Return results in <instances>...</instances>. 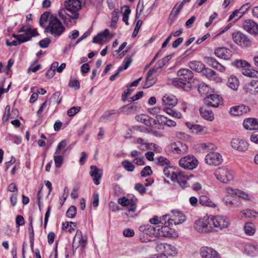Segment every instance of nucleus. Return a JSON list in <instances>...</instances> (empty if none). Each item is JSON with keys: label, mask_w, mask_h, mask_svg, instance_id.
<instances>
[{"label": "nucleus", "mask_w": 258, "mask_h": 258, "mask_svg": "<svg viewBox=\"0 0 258 258\" xmlns=\"http://www.w3.org/2000/svg\"><path fill=\"white\" fill-rule=\"evenodd\" d=\"M66 28L56 16L52 15L49 19V24L44 32L50 33L54 37H59L65 31Z\"/></svg>", "instance_id": "nucleus-1"}, {"label": "nucleus", "mask_w": 258, "mask_h": 258, "mask_svg": "<svg viewBox=\"0 0 258 258\" xmlns=\"http://www.w3.org/2000/svg\"><path fill=\"white\" fill-rule=\"evenodd\" d=\"M211 218L209 216L204 217L195 222V229L200 233H208L213 231V227L211 223Z\"/></svg>", "instance_id": "nucleus-2"}, {"label": "nucleus", "mask_w": 258, "mask_h": 258, "mask_svg": "<svg viewBox=\"0 0 258 258\" xmlns=\"http://www.w3.org/2000/svg\"><path fill=\"white\" fill-rule=\"evenodd\" d=\"M232 64L237 68H241V72L243 75L250 78H258V71L249 69L250 65L247 61L239 59L235 60Z\"/></svg>", "instance_id": "nucleus-3"}, {"label": "nucleus", "mask_w": 258, "mask_h": 258, "mask_svg": "<svg viewBox=\"0 0 258 258\" xmlns=\"http://www.w3.org/2000/svg\"><path fill=\"white\" fill-rule=\"evenodd\" d=\"M66 10L71 15L67 14L73 19H77L79 17L78 12L81 8V2L80 0H68L64 2Z\"/></svg>", "instance_id": "nucleus-4"}, {"label": "nucleus", "mask_w": 258, "mask_h": 258, "mask_svg": "<svg viewBox=\"0 0 258 258\" xmlns=\"http://www.w3.org/2000/svg\"><path fill=\"white\" fill-rule=\"evenodd\" d=\"M232 37L234 42L241 47H248L251 45L250 38L240 31L233 33Z\"/></svg>", "instance_id": "nucleus-5"}, {"label": "nucleus", "mask_w": 258, "mask_h": 258, "mask_svg": "<svg viewBox=\"0 0 258 258\" xmlns=\"http://www.w3.org/2000/svg\"><path fill=\"white\" fill-rule=\"evenodd\" d=\"M168 225L163 226L160 225L157 226V237H170L174 233V229L170 227L173 224L176 225L174 220L169 218L168 220Z\"/></svg>", "instance_id": "nucleus-6"}, {"label": "nucleus", "mask_w": 258, "mask_h": 258, "mask_svg": "<svg viewBox=\"0 0 258 258\" xmlns=\"http://www.w3.org/2000/svg\"><path fill=\"white\" fill-rule=\"evenodd\" d=\"M214 175L218 180L224 183H228L233 179L232 172L225 167L218 168Z\"/></svg>", "instance_id": "nucleus-7"}, {"label": "nucleus", "mask_w": 258, "mask_h": 258, "mask_svg": "<svg viewBox=\"0 0 258 258\" xmlns=\"http://www.w3.org/2000/svg\"><path fill=\"white\" fill-rule=\"evenodd\" d=\"M212 226L217 230H222L227 228L230 225V221L226 217L217 215L210 217Z\"/></svg>", "instance_id": "nucleus-8"}, {"label": "nucleus", "mask_w": 258, "mask_h": 258, "mask_svg": "<svg viewBox=\"0 0 258 258\" xmlns=\"http://www.w3.org/2000/svg\"><path fill=\"white\" fill-rule=\"evenodd\" d=\"M198 161L193 155H187L181 158L178 161L179 165L184 169L192 170L198 165Z\"/></svg>", "instance_id": "nucleus-9"}, {"label": "nucleus", "mask_w": 258, "mask_h": 258, "mask_svg": "<svg viewBox=\"0 0 258 258\" xmlns=\"http://www.w3.org/2000/svg\"><path fill=\"white\" fill-rule=\"evenodd\" d=\"M19 35L13 34V37L17 40L28 39L30 40L32 37L38 35L36 29H32L28 26H23L19 31Z\"/></svg>", "instance_id": "nucleus-10"}, {"label": "nucleus", "mask_w": 258, "mask_h": 258, "mask_svg": "<svg viewBox=\"0 0 258 258\" xmlns=\"http://www.w3.org/2000/svg\"><path fill=\"white\" fill-rule=\"evenodd\" d=\"M177 103V99L175 95L171 94H166L162 99V104L164 110L168 109L170 112L166 111L168 114H171L173 112L171 108L174 107Z\"/></svg>", "instance_id": "nucleus-11"}, {"label": "nucleus", "mask_w": 258, "mask_h": 258, "mask_svg": "<svg viewBox=\"0 0 258 258\" xmlns=\"http://www.w3.org/2000/svg\"><path fill=\"white\" fill-rule=\"evenodd\" d=\"M193 78L192 72L188 69H181L178 71V89L183 90L184 83L189 82Z\"/></svg>", "instance_id": "nucleus-12"}, {"label": "nucleus", "mask_w": 258, "mask_h": 258, "mask_svg": "<svg viewBox=\"0 0 258 258\" xmlns=\"http://www.w3.org/2000/svg\"><path fill=\"white\" fill-rule=\"evenodd\" d=\"M206 163L212 166H218L223 162V158L221 155L218 152H210L205 157Z\"/></svg>", "instance_id": "nucleus-13"}, {"label": "nucleus", "mask_w": 258, "mask_h": 258, "mask_svg": "<svg viewBox=\"0 0 258 258\" xmlns=\"http://www.w3.org/2000/svg\"><path fill=\"white\" fill-rule=\"evenodd\" d=\"M221 97L218 94H213L204 99L205 104L209 107H217L221 102Z\"/></svg>", "instance_id": "nucleus-14"}, {"label": "nucleus", "mask_w": 258, "mask_h": 258, "mask_svg": "<svg viewBox=\"0 0 258 258\" xmlns=\"http://www.w3.org/2000/svg\"><path fill=\"white\" fill-rule=\"evenodd\" d=\"M87 243V238L83 236L82 232L78 230L74 238L73 247L77 248L78 247L84 248Z\"/></svg>", "instance_id": "nucleus-15"}, {"label": "nucleus", "mask_w": 258, "mask_h": 258, "mask_svg": "<svg viewBox=\"0 0 258 258\" xmlns=\"http://www.w3.org/2000/svg\"><path fill=\"white\" fill-rule=\"evenodd\" d=\"M200 253L202 258H220L218 253L210 247H201Z\"/></svg>", "instance_id": "nucleus-16"}, {"label": "nucleus", "mask_w": 258, "mask_h": 258, "mask_svg": "<svg viewBox=\"0 0 258 258\" xmlns=\"http://www.w3.org/2000/svg\"><path fill=\"white\" fill-rule=\"evenodd\" d=\"M243 28L251 34L258 35V25L252 20H247L245 21L243 24Z\"/></svg>", "instance_id": "nucleus-17"}, {"label": "nucleus", "mask_w": 258, "mask_h": 258, "mask_svg": "<svg viewBox=\"0 0 258 258\" xmlns=\"http://www.w3.org/2000/svg\"><path fill=\"white\" fill-rule=\"evenodd\" d=\"M90 174L92 177L94 183L96 185H99L100 184V180L103 175L102 170L98 168L95 165H91L90 166Z\"/></svg>", "instance_id": "nucleus-18"}, {"label": "nucleus", "mask_w": 258, "mask_h": 258, "mask_svg": "<svg viewBox=\"0 0 258 258\" xmlns=\"http://www.w3.org/2000/svg\"><path fill=\"white\" fill-rule=\"evenodd\" d=\"M231 144L233 149L242 152L245 151L248 146V143L246 141L239 139H232Z\"/></svg>", "instance_id": "nucleus-19"}, {"label": "nucleus", "mask_w": 258, "mask_h": 258, "mask_svg": "<svg viewBox=\"0 0 258 258\" xmlns=\"http://www.w3.org/2000/svg\"><path fill=\"white\" fill-rule=\"evenodd\" d=\"M250 111L249 107L244 105L233 106L230 109V113L233 116H240Z\"/></svg>", "instance_id": "nucleus-20"}, {"label": "nucleus", "mask_w": 258, "mask_h": 258, "mask_svg": "<svg viewBox=\"0 0 258 258\" xmlns=\"http://www.w3.org/2000/svg\"><path fill=\"white\" fill-rule=\"evenodd\" d=\"M139 230L143 233L150 236L157 237V226L150 225H141L139 227Z\"/></svg>", "instance_id": "nucleus-21"}, {"label": "nucleus", "mask_w": 258, "mask_h": 258, "mask_svg": "<svg viewBox=\"0 0 258 258\" xmlns=\"http://www.w3.org/2000/svg\"><path fill=\"white\" fill-rule=\"evenodd\" d=\"M215 55L224 59H229L232 57V51L225 47H219L215 50Z\"/></svg>", "instance_id": "nucleus-22"}, {"label": "nucleus", "mask_w": 258, "mask_h": 258, "mask_svg": "<svg viewBox=\"0 0 258 258\" xmlns=\"http://www.w3.org/2000/svg\"><path fill=\"white\" fill-rule=\"evenodd\" d=\"M156 72L157 70L155 69H150L148 72L146 78V82L143 85V88H148L156 83V79L152 77V75Z\"/></svg>", "instance_id": "nucleus-23"}, {"label": "nucleus", "mask_w": 258, "mask_h": 258, "mask_svg": "<svg viewBox=\"0 0 258 258\" xmlns=\"http://www.w3.org/2000/svg\"><path fill=\"white\" fill-rule=\"evenodd\" d=\"M156 72L157 70L155 69H150L148 72L146 78V82L143 85V88H148L156 83V79L152 77V75Z\"/></svg>", "instance_id": "nucleus-24"}, {"label": "nucleus", "mask_w": 258, "mask_h": 258, "mask_svg": "<svg viewBox=\"0 0 258 258\" xmlns=\"http://www.w3.org/2000/svg\"><path fill=\"white\" fill-rule=\"evenodd\" d=\"M244 127L248 130H258V120L254 118H248L244 120Z\"/></svg>", "instance_id": "nucleus-25"}, {"label": "nucleus", "mask_w": 258, "mask_h": 258, "mask_svg": "<svg viewBox=\"0 0 258 258\" xmlns=\"http://www.w3.org/2000/svg\"><path fill=\"white\" fill-rule=\"evenodd\" d=\"M163 172L165 176L171 179L172 181L175 182L177 180V170L175 167L168 166L164 168Z\"/></svg>", "instance_id": "nucleus-26"}, {"label": "nucleus", "mask_w": 258, "mask_h": 258, "mask_svg": "<svg viewBox=\"0 0 258 258\" xmlns=\"http://www.w3.org/2000/svg\"><path fill=\"white\" fill-rule=\"evenodd\" d=\"M137 109V106L134 104L129 103L120 108V112L126 114H135Z\"/></svg>", "instance_id": "nucleus-27"}, {"label": "nucleus", "mask_w": 258, "mask_h": 258, "mask_svg": "<svg viewBox=\"0 0 258 258\" xmlns=\"http://www.w3.org/2000/svg\"><path fill=\"white\" fill-rule=\"evenodd\" d=\"M226 190L227 193L230 195H237L239 198H241L244 200H249V197L247 194L238 189H234L231 187H228L226 189Z\"/></svg>", "instance_id": "nucleus-28"}, {"label": "nucleus", "mask_w": 258, "mask_h": 258, "mask_svg": "<svg viewBox=\"0 0 258 258\" xmlns=\"http://www.w3.org/2000/svg\"><path fill=\"white\" fill-rule=\"evenodd\" d=\"M109 31L108 29H106L103 32L99 33L95 36L93 39V43L101 44L104 42L106 38L109 35Z\"/></svg>", "instance_id": "nucleus-29"}, {"label": "nucleus", "mask_w": 258, "mask_h": 258, "mask_svg": "<svg viewBox=\"0 0 258 258\" xmlns=\"http://www.w3.org/2000/svg\"><path fill=\"white\" fill-rule=\"evenodd\" d=\"M245 252L251 256L254 255L258 253V245L251 243L245 244L244 247Z\"/></svg>", "instance_id": "nucleus-30"}, {"label": "nucleus", "mask_w": 258, "mask_h": 258, "mask_svg": "<svg viewBox=\"0 0 258 258\" xmlns=\"http://www.w3.org/2000/svg\"><path fill=\"white\" fill-rule=\"evenodd\" d=\"M199 111L201 116L205 119L210 121L214 120V115L212 110L206 109L204 107H200Z\"/></svg>", "instance_id": "nucleus-31"}, {"label": "nucleus", "mask_w": 258, "mask_h": 258, "mask_svg": "<svg viewBox=\"0 0 258 258\" xmlns=\"http://www.w3.org/2000/svg\"><path fill=\"white\" fill-rule=\"evenodd\" d=\"M227 84L231 89L236 91L239 86V82L237 78L232 75L228 78Z\"/></svg>", "instance_id": "nucleus-32"}, {"label": "nucleus", "mask_w": 258, "mask_h": 258, "mask_svg": "<svg viewBox=\"0 0 258 258\" xmlns=\"http://www.w3.org/2000/svg\"><path fill=\"white\" fill-rule=\"evenodd\" d=\"M189 67L197 72H202L205 68V65L200 61L197 60L191 61L188 63Z\"/></svg>", "instance_id": "nucleus-33"}, {"label": "nucleus", "mask_w": 258, "mask_h": 258, "mask_svg": "<svg viewBox=\"0 0 258 258\" xmlns=\"http://www.w3.org/2000/svg\"><path fill=\"white\" fill-rule=\"evenodd\" d=\"M199 203L204 206L212 208L216 207V205L206 195H202L200 197Z\"/></svg>", "instance_id": "nucleus-34"}, {"label": "nucleus", "mask_w": 258, "mask_h": 258, "mask_svg": "<svg viewBox=\"0 0 258 258\" xmlns=\"http://www.w3.org/2000/svg\"><path fill=\"white\" fill-rule=\"evenodd\" d=\"M200 82L199 80L194 78L192 79L191 81L189 82H186L184 83V86H183V91H189L191 88H199V86L200 85Z\"/></svg>", "instance_id": "nucleus-35"}, {"label": "nucleus", "mask_w": 258, "mask_h": 258, "mask_svg": "<svg viewBox=\"0 0 258 258\" xmlns=\"http://www.w3.org/2000/svg\"><path fill=\"white\" fill-rule=\"evenodd\" d=\"M243 230L246 235L248 236H252L255 233V225L250 222L245 224L243 227Z\"/></svg>", "instance_id": "nucleus-36"}, {"label": "nucleus", "mask_w": 258, "mask_h": 258, "mask_svg": "<svg viewBox=\"0 0 258 258\" xmlns=\"http://www.w3.org/2000/svg\"><path fill=\"white\" fill-rule=\"evenodd\" d=\"M188 177L187 175H184L183 173L178 171V184L182 188L188 187L189 186V183L187 182Z\"/></svg>", "instance_id": "nucleus-37"}, {"label": "nucleus", "mask_w": 258, "mask_h": 258, "mask_svg": "<svg viewBox=\"0 0 258 258\" xmlns=\"http://www.w3.org/2000/svg\"><path fill=\"white\" fill-rule=\"evenodd\" d=\"M150 119L151 118L146 114H140L136 116V119L137 121L143 123L148 126L150 125ZM151 120H153V119L151 118Z\"/></svg>", "instance_id": "nucleus-38"}, {"label": "nucleus", "mask_w": 258, "mask_h": 258, "mask_svg": "<svg viewBox=\"0 0 258 258\" xmlns=\"http://www.w3.org/2000/svg\"><path fill=\"white\" fill-rule=\"evenodd\" d=\"M185 125L194 133L197 134L203 130V127L199 124H192L189 122H186Z\"/></svg>", "instance_id": "nucleus-39"}, {"label": "nucleus", "mask_w": 258, "mask_h": 258, "mask_svg": "<svg viewBox=\"0 0 258 258\" xmlns=\"http://www.w3.org/2000/svg\"><path fill=\"white\" fill-rule=\"evenodd\" d=\"M121 165L127 171L133 172L135 170V166L128 160H123Z\"/></svg>", "instance_id": "nucleus-40"}, {"label": "nucleus", "mask_w": 258, "mask_h": 258, "mask_svg": "<svg viewBox=\"0 0 258 258\" xmlns=\"http://www.w3.org/2000/svg\"><path fill=\"white\" fill-rule=\"evenodd\" d=\"M202 72L204 76L210 80L212 79V78L214 77L215 74L216 73L213 70L205 68L203 69V71H202Z\"/></svg>", "instance_id": "nucleus-41"}, {"label": "nucleus", "mask_w": 258, "mask_h": 258, "mask_svg": "<svg viewBox=\"0 0 258 258\" xmlns=\"http://www.w3.org/2000/svg\"><path fill=\"white\" fill-rule=\"evenodd\" d=\"M169 246V245L166 243L157 242L156 243V249L157 251L162 253L165 252V249Z\"/></svg>", "instance_id": "nucleus-42"}, {"label": "nucleus", "mask_w": 258, "mask_h": 258, "mask_svg": "<svg viewBox=\"0 0 258 258\" xmlns=\"http://www.w3.org/2000/svg\"><path fill=\"white\" fill-rule=\"evenodd\" d=\"M144 10V2L143 0H140L136 10V20H137L140 16L141 13Z\"/></svg>", "instance_id": "nucleus-43"}, {"label": "nucleus", "mask_w": 258, "mask_h": 258, "mask_svg": "<svg viewBox=\"0 0 258 258\" xmlns=\"http://www.w3.org/2000/svg\"><path fill=\"white\" fill-rule=\"evenodd\" d=\"M49 16V13L47 12H45L42 15H41L39 20V24L41 27H45V23L48 20Z\"/></svg>", "instance_id": "nucleus-44"}, {"label": "nucleus", "mask_w": 258, "mask_h": 258, "mask_svg": "<svg viewBox=\"0 0 258 258\" xmlns=\"http://www.w3.org/2000/svg\"><path fill=\"white\" fill-rule=\"evenodd\" d=\"M50 100L54 103L59 104L61 103L62 97H60V93L56 92L54 93L50 98Z\"/></svg>", "instance_id": "nucleus-45"}, {"label": "nucleus", "mask_w": 258, "mask_h": 258, "mask_svg": "<svg viewBox=\"0 0 258 258\" xmlns=\"http://www.w3.org/2000/svg\"><path fill=\"white\" fill-rule=\"evenodd\" d=\"M157 160L156 164L159 166H164L165 165H168L170 163L169 161L167 158L162 156L158 157Z\"/></svg>", "instance_id": "nucleus-46"}, {"label": "nucleus", "mask_w": 258, "mask_h": 258, "mask_svg": "<svg viewBox=\"0 0 258 258\" xmlns=\"http://www.w3.org/2000/svg\"><path fill=\"white\" fill-rule=\"evenodd\" d=\"M242 14L240 13L238 9L235 10L229 16L228 18V21L235 19V21L240 19L242 16Z\"/></svg>", "instance_id": "nucleus-47"}, {"label": "nucleus", "mask_w": 258, "mask_h": 258, "mask_svg": "<svg viewBox=\"0 0 258 258\" xmlns=\"http://www.w3.org/2000/svg\"><path fill=\"white\" fill-rule=\"evenodd\" d=\"M241 217L244 218H250L251 217H254L256 212L249 209H246L241 211Z\"/></svg>", "instance_id": "nucleus-48"}, {"label": "nucleus", "mask_w": 258, "mask_h": 258, "mask_svg": "<svg viewBox=\"0 0 258 258\" xmlns=\"http://www.w3.org/2000/svg\"><path fill=\"white\" fill-rule=\"evenodd\" d=\"M77 213V208L74 206H71L66 213V215L68 217L70 218H74Z\"/></svg>", "instance_id": "nucleus-49"}, {"label": "nucleus", "mask_w": 258, "mask_h": 258, "mask_svg": "<svg viewBox=\"0 0 258 258\" xmlns=\"http://www.w3.org/2000/svg\"><path fill=\"white\" fill-rule=\"evenodd\" d=\"M153 171L149 166H145L141 172V175L142 177H145L151 175Z\"/></svg>", "instance_id": "nucleus-50"}, {"label": "nucleus", "mask_w": 258, "mask_h": 258, "mask_svg": "<svg viewBox=\"0 0 258 258\" xmlns=\"http://www.w3.org/2000/svg\"><path fill=\"white\" fill-rule=\"evenodd\" d=\"M198 91L201 94H204L209 91V88L208 86L205 83L202 82L198 88Z\"/></svg>", "instance_id": "nucleus-51"}, {"label": "nucleus", "mask_w": 258, "mask_h": 258, "mask_svg": "<svg viewBox=\"0 0 258 258\" xmlns=\"http://www.w3.org/2000/svg\"><path fill=\"white\" fill-rule=\"evenodd\" d=\"M206 62L212 68H214L218 62L215 58L207 56L205 57Z\"/></svg>", "instance_id": "nucleus-52"}, {"label": "nucleus", "mask_w": 258, "mask_h": 258, "mask_svg": "<svg viewBox=\"0 0 258 258\" xmlns=\"http://www.w3.org/2000/svg\"><path fill=\"white\" fill-rule=\"evenodd\" d=\"M63 160L62 156L55 154L54 156V160L55 166L57 168L61 167L63 163Z\"/></svg>", "instance_id": "nucleus-53"}, {"label": "nucleus", "mask_w": 258, "mask_h": 258, "mask_svg": "<svg viewBox=\"0 0 258 258\" xmlns=\"http://www.w3.org/2000/svg\"><path fill=\"white\" fill-rule=\"evenodd\" d=\"M81 110L80 106H74L69 109L67 111V114L69 116H73Z\"/></svg>", "instance_id": "nucleus-54"}, {"label": "nucleus", "mask_w": 258, "mask_h": 258, "mask_svg": "<svg viewBox=\"0 0 258 258\" xmlns=\"http://www.w3.org/2000/svg\"><path fill=\"white\" fill-rule=\"evenodd\" d=\"M133 61L132 56H127L123 60L122 66L123 70L127 69L130 66L131 62Z\"/></svg>", "instance_id": "nucleus-55"}, {"label": "nucleus", "mask_w": 258, "mask_h": 258, "mask_svg": "<svg viewBox=\"0 0 258 258\" xmlns=\"http://www.w3.org/2000/svg\"><path fill=\"white\" fill-rule=\"evenodd\" d=\"M28 39H23L21 40H13L11 43H10L8 40H7L6 44L7 46H17L18 45H19L23 42H26L27 41H29Z\"/></svg>", "instance_id": "nucleus-56"}, {"label": "nucleus", "mask_w": 258, "mask_h": 258, "mask_svg": "<svg viewBox=\"0 0 258 258\" xmlns=\"http://www.w3.org/2000/svg\"><path fill=\"white\" fill-rule=\"evenodd\" d=\"M116 113L115 110H108L106 111L102 116V118L104 119L109 120L113 115Z\"/></svg>", "instance_id": "nucleus-57"}, {"label": "nucleus", "mask_w": 258, "mask_h": 258, "mask_svg": "<svg viewBox=\"0 0 258 258\" xmlns=\"http://www.w3.org/2000/svg\"><path fill=\"white\" fill-rule=\"evenodd\" d=\"M67 145V144L66 140L61 141L58 144L54 154H58L60 151L66 147Z\"/></svg>", "instance_id": "nucleus-58"}, {"label": "nucleus", "mask_w": 258, "mask_h": 258, "mask_svg": "<svg viewBox=\"0 0 258 258\" xmlns=\"http://www.w3.org/2000/svg\"><path fill=\"white\" fill-rule=\"evenodd\" d=\"M118 203L122 206H127L132 203V201L123 197L118 200Z\"/></svg>", "instance_id": "nucleus-59"}, {"label": "nucleus", "mask_w": 258, "mask_h": 258, "mask_svg": "<svg viewBox=\"0 0 258 258\" xmlns=\"http://www.w3.org/2000/svg\"><path fill=\"white\" fill-rule=\"evenodd\" d=\"M173 56V54H171L166 57H165L162 60H160L158 61V64L159 65V68H161L165 64L166 62H167Z\"/></svg>", "instance_id": "nucleus-60"}, {"label": "nucleus", "mask_w": 258, "mask_h": 258, "mask_svg": "<svg viewBox=\"0 0 258 258\" xmlns=\"http://www.w3.org/2000/svg\"><path fill=\"white\" fill-rule=\"evenodd\" d=\"M50 42L51 41L50 39L48 38H46L40 40L39 42V45L41 48H45L48 46Z\"/></svg>", "instance_id": "nucleus-61"}, {"label": "nucleus", "mask_w": 258, "mask_h": 258, "mask_svg": "<svg viewBox=\"0 0 258 258\" xmlns=\"http://www.w3.org/2000/svg\"><path fill=\"white\" fill-rule=\"evenodd\" d=\"M135 188L141 195L144 194L146 191V188L144 187L143 184L140 183H138L136 184L135 186Z\"/></svg>", "instance_id": "nucleus-62"}, {"label": "nucleus", "mask_w": 258, "mask_h": 258, "mask_svg": "<svg viewBox=\"0 0 258 258\" xmlns=\"http://www.w3.org/2000/svg\"><path fill=\"white\" fill-rule=\"evenodd\" d=\"M123 235L126 237H132L135 235V232L132 229L126 228L123 230Z\"/></svg>", "instance_id": "nucleus-63"}, {"label": "nucleus", "mask_w": 258, "mask_h": 258, "mask_svg": "<svg viewBox=\"0 0 258 258\" xmlns=\"http://www.w3.org/2000/svg\"><path fill=\"white\" fill-rule=\"evenodd\" d=\"M248 86L251 88V90L253 89L255 92L258 93V80H252Z\"/></svg>", "instance_id": "nucleus-64"}]
</instances>
